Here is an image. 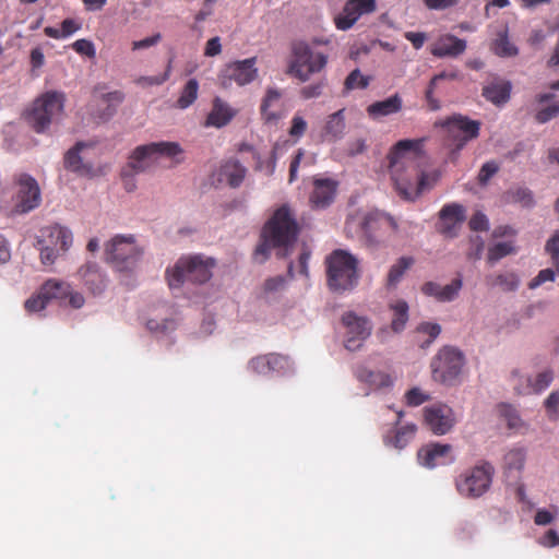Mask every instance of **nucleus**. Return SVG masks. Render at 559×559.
<instances>
[{
	"label": "nucleus",
	"instance_id": "obj_1",
	"mask_svg": "<svg viewBox=\"0 0 559 559\" xmlns=\"http://www.w3.org/2000/svg\"><path fill=\"white\" fill-rule=\"evenodd\" d=\"M183 150L178 142L160 141L136 146L129 156L121 175L128 192L135 189L133 176L151 168L159 158H168L175 164L183 162Z\"/></svg>",
	"mask_w": 559,
	"mask_h": 559
},
{
	"label": "nucleus",
	"instance_id": "obj_2",
	"mask_svg": "<svg viewBox=\"0 0 559 559\" xmlns=\"http://www.w3.org/2000/svg\"><path fill=\"white\" fill-rule=\"evenodd\" d=\"M399 225L390 214L371 211L355 213L345 222V231L350 239L373 242L379 238L392 236L397 233Z\"/></svg>",
	"mask_w": 559,
	"mask_h": 559
},
{
	"label": "nucleus",
	"instance_id": "obj_3",
	"mask_svg": "<svg viewBox=\"0 0 559 559\" xmlns=\"http://www.w3.org/2000/svg\"><path fill=\"white\" fill-rule=\"evenodd\" d=\"M394 188L401 199L415 201L424 191L433 187L439 176L425 173L415 163L390 169Z\"/></svg>",
	"mask_w": 559,
	"mask_h": 559
},
{
	"label": "nucleus",
	"instance_id": "obj_4",
	"mask_svg": "<svg viewBox=\"0 0 559 559\" xmlns=\"http://www.w3.org/2000/svg\"><path fill=\"white\" fill-rule=\"evenodd\" d=\"M328 285L331 290L343 293L358 284V262L344 250H335L326 258Z\"/></svg>",
	"mask_w": 559,
	"mask_h": 559
},
{
	"label": "nucleus",
	"instance_id": "obj_5",
	"mask_svg": "<svg viewBox=\"0 0 559 559\" xmlns=\"http://www.w3.org/2000/svg\"><path fill=\"white\" fill-rule=\"evenodd\" d=\"M300 227L287 204L281 205L265 222L261 237L262 245H294Z\"/></svg>",
	"mask_w": 559,
	"mask_h": 559
},
{
	"label": "nucleus",
	"instance_id": "obj_6",
	"mask_svg": "<svg viewBox=\"0 0 559 559\" xmlns=\"http://www.w3.org/2000/svg\"><path fill=\"white\" fill-rule=\"evenodd\" d=\"M64 94L49 91L37 97L26 111L25 119L37 133L45 132L49 126L59 120L64 108Z\"/></svg>",
	"mask_w": 559,
	"mask_h": 559
},
{
	"label": "nucleus",
	"instance_id": "obj_7",
	"mask_svg": "<svg viewBox=\"0 0 559 559\" xmlns=\"http://www.w3.org/2000/svg\"><path fill=\"white\" fill-rule=\"evenodd\" d=\"M212 264L200 257L181 258L173 269L166 271L168 285L171 289L181 287L185 283L203 284L211 276Z\"/></svg>",
	"mask_w": 559,
	"mask_h": 559
},
{
	"label": "nucleus",
	"instance_id": "obj_8",
	"mask_svg": "<svg viewBox=\"0 0 559 559\" xmlns=\"http://www.w3.org/2000/svg\"><path fill=\"white\" fill-rule=\"evenodd\" d=\"M293 60L289 64V73L306 82L314 73L322 71L329 56L323 52H313L310 45L306 41H296L292 47Z\"/></svg>",
	"mask_w": 559,
	"mask_h": 559
},
{
	"label": "nucleus",
	"instance_id": "obj_9",
	"mask_svg": "<svg viewBox=\"0 0 559 559\" xmlns=\"http://www.w3.org/2000/svg\"><path fill=\"white\" fill-rule=\"evenodd\" d=\"M495 469L488 462L466 469L455 479L457 492L465 498H479L490 488Z\"/></svg>",
	"mask_w": 559,
	"mask_h": 559
},
{
	"label": "nucleus",
	"instance_id": "obj_10",
	"mask_svg": "<svg viewBox=\"0 0 559 559\" xmlns=\"http://www.w3.org/2000/svg\"><path fill=\"white\" fill-rule=\"evenodd\" d=\"M465 364L461 350L452 346H444L431 361L432 377L444 384H453L460 377Z\"/></svg>",
	"mask_w": 559,
	"mask_h": 559
},
{
	"label": "nucleus",
	"instance_id": "obj_11",
	"mask_svg": "<svg viewBox=\"0 0 559 559\" xmlns=\"http://www.w3.org/2000/svg\"><path fill=\"white\" fill-rule=\"evenodd\" d=\"M16 192L13 195L12 214H26L37 209L41 203V192L38 182L28 174L14 177Z\"/></svg>",
	"mask_w": 559,
	"mask_h": 559
},
{
	"label": "nucleus",
	"instance_id": "obj_12",
	"mask_svg": "<svg viewBox=\"0 0 559 559\" xmlns=\"http://www.w3.org/2000/svg\"><path fill=\"white\" fill-rule=\"evenodd\" d=\"M342 323L346 328L344 346L350 352L361 348L364 342L371 334L372 326L366 317H359L353 311L342 316Z\"/></svg>",
	"mask_w": 559,
	"mask_h": 559
},
{
	"label": "nucleus",
	"instance_id": "obj_13",
	"mask_svg": "<svg viewBox=\"0 0 559 559\" xmlns=\"http://www.w3.org/2000/svg\"><path fill=\"white\" fill-rule=\"evenodd\" d=\"M255 62L257 58L252 57L226 64L219 74L222 86L227 88L233 83L245 86L254 81L258 75Z\"/></svg>",
	"mask_w": 559,
	"mask_h": 559
},
{
	"label": "nucleus",
	"instance_id": "obj_14",
	"mask_svg": "<svg viewBox=\"0 0 559 559\" xmlns=\"http://www.w3.org/2000/svg\"><path fill=\"white\" fill-rule=\"evenodd\" d=\"M424 420L426 426L437 436L448 433L455 423L452 408L444 404H433L425 407Z\"/></svg>",
	"mask_w": 559,
	"mask_h": 559
},
{
	"label": "nucleus",
	"instance_id": "obj_15",
	"mask_svg": "<svg viewBox=\"0 0 559 559\" xmlns=\"http://www.w3.org/2000/svg\"><path fill=\"white\" fill-rule=\"evenodd\" d=\"M249 366L255 373L262 376H284L293 371L289 357L275 353L257 356L250 360Z\"/></svg>",
	"mask_w": 559,
	"mask_h": 559
},
{
	"label": "nucleus",
	"instance_id": "obj_16",
	"mask_svg": "<svg viewBox=\"0 0 559 559\" xmlns=\"http://www.w3.org/2000/svg\"><path fill=\"white\" fill-rule=\"evenodd\" d=\"M466 219V209L460 203L444 204L438 214L437 229L439 233L453 236Z\"/></svg>",
	"mask_w": 559,
	"mask_h": 559
},
{
	"label": "nucleus",
	"instance_id": "obj_17",
	"mask_svg": "<svg viewBox=\"0 0 559 559\" xmlns=\"http://www.w3.org/2000/svg\"><path fill=\"white\" fill-rule=\"evenodd\" d=\"M260 115L264 124L276 127L286 116V109L282 100V93L274 87H269L260 105Z\"/></svg>",
	"mask_w": 559,
	"mask_h": 559
},
{
	"label": "nucleus",
	"instance_id": "obj_18",
	"mask_svg": "<svg viewBox=\"0 0 559 559\" xmlns=\"http://www.w3.org/2000/svg\"><path fill=\"white\" fill-rule=\"evenodd\" d=\"M376 8V0H348L335 17V25L342 31L349 29L362 14L372 13Z\"/></svg>",
	"mask_w": 559,
	"mask_h": 559
},
{
	"label": "nucleus",
	"instance_id": "obj_19",
	"mask_svg": "<svg viewBox=\"0 0 559 559\" xmlns=\"http://www.w3.org/2000/svg\"><path fill=\"white\" fill-rule=\"evenodd\" d=\"M417 459L420 465L428 468L453 463L452 445L438 442L428 443L418 450Z\"/></svg>",
	"mask_w": 559,
	"mask_h": 559
},
{
	"label": "nucleus",
	"instance_id": "obj_20",
	"mask_svg": "<svg viewBox=\"0 0 559 559\" xmlns=\"http://www.w3.org/2000/svg\"><path fill=\"white\" fill-rule=\"evenodd\" d=\"M444 126L450 133L461 134L456 147L462 148L468 141L478 138L481 123L463 115H453L448 118Z\"/></svg>",
	"mask_w": 559,
	"mask_h": 559
},
{
	"label": "nucleus",
	"instance_id": "obj_21",
	"mask_svg": "<svg viewBox=\"0 0 559 559\" xmlns=\"http://www.w3.org/2000/svg\"><path fill=\"white\" fill-rule=\"evenodd\" d=\"M421 146L420 140H401L389 152V169L404 167L418 156Z\"/></svg>",
	"mask_w": 559,
	"mask_h": 559
},
{
	"label": "nucleus",
	"instance_id": "obj_22",
	"mask_svg": "<svg viewBox=\"0 0 559 559\" xmlns=\"http://www.w3.org/2000/svg\"><path fill=\"white\" fill-rule=\"evenodd\" d=\"M247 174V169L237 159L230 158L223 162L213 174V182L226 183L230 188H238Z\"/></svg>",
	"mask_w": 559,
	"mask_h": 559
},
{
	"label": "nucleus",
	"instance_id": "obj_23",
	"mask_svg": "<svg viewBox=\"0 0 559 559\" xmlns=\"http://www.w3.org/2000/svg\"><path fill=\"white\" fill-rule=\"evenodd\" d=\"M337 190V181L333 179H314L313 191L310 194V203L313 209H325L334 200Z\"/></svg>",
	"mask_w": 559,
	"mask_h": 559
},
{
	"label": "nucleus",
	"instance_id": "obj_24",
	"mask_svg": "<svg viewBox=\"0 0 559 559\" xmlns=\"http://www.w3.org/2000/svg\"><path fill=\"white\" fill-rule=\"evenodd\" d=\"M38 245H72L71 229L58 223L41 227L36 235Z\"/></svg>",
	"mask_w": 559,
	"mask_h": 559
},
{
	"label": "nucleus",
	"instance_id": "obj_25",
	"mask_svg": "<svg viewBox=\"0 0 559 559\" xmlns=\"http://www.w3.org/2000/svg\"><path fill=\"white\" fill-rule=\"evenodd\" d=\"M466 40L454 35L440 36L431 48V53L438 58H456L466 50Z\"/></svg>",
	"mask_w": 559,
	"mask_h": 559
},
{
	"label": "nucleus",
	"instance_id": "obj_26",
	"mask_svg": "<svg viewBox=\"0 0 559 559\" xmlns=\"http://www.w3.org/2000/svg\"><path fill=\"white\" fill-rule=\"evenodd\" d=\"M237 110L219 97H215L212 103V109L206 116L205 127L223 128L227 126Z\"/></svg>",
	"mask_w": 559,
	"mask_h": 559
},
{
	"label": "nucleus",
	"instance_id": "obj_27",
	"mask_svg": "<svg viewBox=\"0 0 559 559\" xmlns=\"http://www.w3.org/2000/svg\"><path fill=\"white\" fill-rule=\"evenodd\" d=\"M85 147L83 142H78L64 155V167L81 177L93 178L96 171L91 163H84L80 155L81 150Z\"/></svg>",
	"mask_w": 559,
	"mask_h": 559
},
{
	"label": "nucleus",
	"instance_id": "obj_28",
	"mask_svg": "<svg viewBox=\"0 0 559 559\" xmlns=\"http://www.w3.org/2000/svg\"><path fill=\"white\" fill-rule=\"evenodd\" d=\"M79 275L83 286L93 295H100L107 285L104 274L94 263H86L79 270Z\"/></svg>",
	"mask_w": 559,
	"mask_h": 559
},
{
	"label": "nucleus",
	"instance_id": "obj_29",
	"mask_svg": "<svg viewBox=\"0 0 559 559\" xmlns=\"http://www.w3.org/2000/svg\"><path fill=\"white\" fill-rule=\"evenodd\" d=\"M403 100L399 94H394L384 100L370 104L366 111L371 119H379L401 111Z\"/></svg>",
	"mask_w": 559,
	"mask_h": 559
},
{
	"label": "nucleus",
	"instance_id": "obj_30",
	"mask_svg": "<svg viewBox=\"0 0 559 559\" xmlns=\"http://www.w3.org/2000/svg\"><path fill=\"white\" fill-rule=\"evenodd\" d=\"M345 130V108H342L326 117L322 134L328 141L335 142L344 136Z\"/></svg>",
	"mask_w": 559,
	"mask_h": 559
},
{
	"label": "nucleus",
	"instance_id": "obj_31",
	"mask_svg": "<svg viewBox=\"0 0 559 559\" xmlns=\"http://www.w3.org/2000/svg\"><path fill=\"white\" fill-rule=\"evenodd\" d=\"M511 84L509 82L490 83L483 88V96L495 105L506 104L510 98Z\"/></svg>",
	"mask_w": 559,
	"mask_h": 559
},
{
	"label": "nucleus",
	"instance_id": "obj_32",
	"mask_svg": "<svg viewBox=\"0 0 559 559\" xmlns=\"http://www.w3.org/2000/svg\"><path fill=\"white\" fill-rule=\"evenodd\" d=\"M491 51L501 58L515 57L519 53L518 47L512 44L508 36V31H501L490 45Z\"/></svg>",
	"mask_w": 559,
	"mask_h": 559
},
{
	"label": "nucleus",
	"instance_id": "obj_33",
	"mask_svg": "<svg viewBox=\"0 0 559 559\" xmlns=\"http://www.w3.org/2000/svg\"><path fill=\"white\" fill-rule=\"evenodd\" d=\"M392 311L391 329L395 333H400L405 329L408 321V304L405 300H395L389 305Z\"/></svg>",
	"mask_w": 559,
	"mask_h": 559
},
{
	"label": "nucleus",
	"instance_id": "obj_34",
	"mask_svg": "<svg viewBox=\"0 0 559 559\" xmlns=\"http://www.w3.org/2000/svg\"><path fill=\"white\" fill-rule=\"evenodd\" d=\"M49 302L51 299H63L70 294V285L63 281L50 278L39 288Z\"/></svg>",
	"mask_w": 559,
	"mask_h": 559
},
{
	"label": "nucleus",
	"instance_id": "obj_35",
	"mask_svg": "<svg viewBox=\"0 0 559 559\" xmlns=\"http://www.w3.org/2000/svg\"><path fill=\"white\" fill-rule=\"evenodd\" d=\"M414 262L415 261L412 257L400 258L397 262L391 266L388 273L386 287H395L402 280L405 272L414 264Z\"/></svg>",
	"mask_w": 559,
	"mask_h": 559
},
{
	"label": "nucleus",
	"instance_id": "obj_36",
	"mask_svg": "<svg viewBox=\"0 0 559 559\" xmlns=\"http://www.w3.org/2000/svg\"><path fill=\"white\" fill-rule=\"evenodd\" d=\"M416 430L417 428L414 424H407L405 426L397 428L393 437H386V440L393 447L397 449H403L415 437Z\"/></svg>",
	"mask_w": 559,
	"mask_h": 559
},
{
	"label": "nucleus",
	"instance_id": "obj_37",
	"mask_svg": "<svg viewBox=\"0 0 559 559\" xmlns=\"http://www.w3.org/2000/svg\"><path fill=\"white\" fill-rule=\"evenodd\" d=\"M124 247H106L105 260L111 264L115 269L122 271L130 264L129 257L123 252Z\"/></svg>",
	"mask_w": 559,
	"mask_h": 559
},
{
	"label": "nucleus",
	"instance_id": "obj_38",
	"mask_svg": "<svg viewBox=\"0 0 559 559\" xmlns=\"http://www.w3.org/2000/svg\"><path fill=\"white\" fill-rule=\"evenodd\" d=\"M199 92V83L195 79H190L186 85L183 86L179 98L177 99V107L180 109H186L191 106L197 97Z\"/></svg>",
	"mask_w": 559,
	"mask_h": 559
},
{
	"label": "nucleus",
	"instance_id": "obj_39",
	"mask_svg": "<svg viewBox=\"0 0 559 559\" xmlns=\"http://www.w3.org/2000/svg\"><path fill=\"white\" fill-rule=\"evenodd\" d=\"M513 390L518 395H532V377L520 373L519 370L511 372Z\"/></svg>",
	"mask_w": 559,
	"mask_h": 559
},
{
	"label": "nucleus",
	"instance_id": "obj_40",
	"mask_svg": "<svg viewBox=\"0 0 559 559\" xmlns=\"http://www.w3.org/2000/svg\"><path fill=\"white\" fill-rule=\"evenodd\" d=\"M525 451L523 449H512L504 455V468L509 472L516 471L520 472L525 464Z\"/></svg>",
	"mask_w": 559,
	"mask_h": 559
},
{
	"label": "nucleus",
	"instance_id": "obj_41",
	"mask_svg": "<svg viewBox=\"0 0 559 559\" xmlns=\"http://www.w3.org/2000/svg\"><path fill=\"white\" fill-rule=\"evenodd\" d=\"M456 74L451 73L448 74L445 72L436 74L429 82L428 87L425 93V97L430 110L436 111L440 109V102L433 97V91L436 88L437 82L442 79H454Z\"/></svg>",
	"mask_w": 559,
	"mask_h": 559
},
{
	"label": "nucleus",
	"instance_id": "obj_42",
	"mask_svg": "<svg viewBox=\"0 0 559 559\" xmlns=\"http://www.w3.org/2000/svg\"><path fill=\"white\" fill-rule=\"evenodd\" d=\"M488 283L492 286H499L506 292H513L519 286V278L514 273H502L493 277H488Z\"/></svg>",
	"mask_w": 559,
	"mask_h": 559
},
{
	"label": "nucleus",
	"instance_id": "obj_43",
	"mask_svg": "<svg viewBox=\"0 0 559 559\" xmlns=\"http://www.w3.org/2000/svg\"><path fill=\"white\" fill-rule=\"evenodd\" d=\"M555 372L548 368L538 372L534 378L532 377V394H540L544 392L554 381Z\"/></svg>",
	"mask_w": 559,
	"mask_h": 559
},
{
	"label": "nucleus",
	"instance_id": "obj_44",
	"mask_svg": "<svg viewBox=\"0 0 559 559\" xmlns=\"http://www.w3.org/2000/svg\"><path fill=\"white\" fill-rule=\"evenodd\" d=\"M417 334H427L428 338L420 343V347H428L441 333V326L438 323L421 322L416 328Z\"/></svg>",
	"mask_w": 559,
	"mask_h": 559
},
{
	"label": "nucleus",
	"instance_id": "obj_45",
	"mask_svg": "<svg viewBox=\"0 0 559 559\" xmlns=\"http://www.w3.org/2000/svg\"><path fill=\"white\" fill-rule=\"evenodd\" d=\"M370 78L361 74L359 69L353 70L344 82V88L352 91L355 88H366L369 85Z\"/></svg>",
	"mask_w": 559,
	"mask_h": 559
},
{
	"label": "nucleus",
	"instance_id": "obj_46",
	"mask_svg": "<svg viewBox=\"0 0 559 559\" xmlns=\"http://www.w3.org/2000/svg\"><path fill=\"white\" fill-rule=\"evenodd\" d=\"M463 283L462 278L459 276L454 278L450 284L445 286H441L440 295H439V301L440 302H449L454 300L457 296L460 290L462 289Z\"/></svg>",
	"mask_w": 559,
	"mask_h": 559
},
{
	"label": "nucleus",
	"instance_id": "obj_47",
	"mask_svg": "<svg viewBox=\"0 0 559 559\" xmlns=\"http://www.w3.org/2000/svg\"><path fill=\"white\" fill-rule=\"evenodd\" d=\"M67 247H40L39 258L43 265H52L64 253Z\"/></svg>",
	"mask_w": 559,
	"mask_h": 559
},
{
	"label": "nucleus",
	"instance_id": "obj_48",
	"mask_svg": "<svg viewBox=\"0 0 559 559\" xmlns=\"http://www.w3.org/2000/svg\"><path fill=\"white\" fill-rule=\"evenodd\" d=\"M253 158L255 160V170L265 171L267 176L273 175L276 166L275 148L272 151L267 160H263L258 153H254Z\"/></svg>",
	"mask_w": 559,
	"mask_h": 559
},
{
	"label": "nucleus",
	"instance_id": "obj_49",
	"mask_svg": "<svg viewBox=\"0 0 559 559\" xmlns=\"http://www.w3.org/2000/svg\"><path fill=\"white\" fill-rule=\"evenodd\" d=\"M71 47L76 53L81 56H85L91 59L96 57L95 46L90 39H78L71 45Z\"/></svg>",
	"mask_w": 559,
	"mask_h": 559
},
{
	"label": "nucleus",
	"instance_id": "obj_50",
	"mask_svg": "<svg viewBox=\"0 0 559 559\" xmlns=\"http://www.w3.org/2000/svg\"><path fill=\"white\" fill-rule=\"evenodd\" d=\"M512 200L523 206L531 207L534 205L533 192L527 188H516L510 192Z\"/></svg>",
	"mask_w": 559,
	"mask_h": 559
},
{
	"label": "nucleus",
	"instance_id": "obj_51",
	"mask_svg": "<svg viewBox=\"0 0 559 559\" xmlns=\"http://www.w3.org/2000/svg\"><path fill=\"white\" fill-rule=\"evenodd\" d=\"M48 301L43 296L41 290L39 289L36 295L31 296L24 304V308L27 312H37L46 308Z\"/></svg>",
	"mask_w": 559,
	"mask_h": 559
},
{
	"label": "nucleus",
	"instance_id": "obj_52",
	"mask_svg": "<svg viewBox=\"0 0 559 559\" xmlns=\"http://www.w3.org/2000/svg\"><path fill=\"white\" fill-rule=\"evenodd\" d=\"M499 164L495 160L486 162L478 173V182L480 185H486L492 176H495L499 171Z\"/></svg>",
	"mask_w": 559,
	"mask_h": 559
},
{
	"label": "nucleus",
	"instance_id": "obj_53",
	"mask_svg": "<svg viewBox=\"0 0 559 559\" xmlns=\"http://www.w3.org/2000/svg\"><path fill=\"white\" fill-rule=\"evenodd\" d=\"M500 414L508 420V425L510 428H516L521 424V418L518 414V411L509 404H501L499 406Z\"/></svg>",
	"mask_w": 559,
	"mask_h": 559
},
{
	"label": "nucleus",
	"instance_id": "obj_54",
	"mask_svg": "<svg viewBox=\"0 0 559 559\" xmlns=\"http://www.w3.org/2000/svg\"><path fill=\"white\" fill-rule=\"evenodd\" d=\"M308 123L300 115H295L288 134L294 139H300L307 131Z\"/></svg>",
	"mask_w": 559,
	"mask_h": 559
},
{
	"label": "nucleus",
	"instance_id": "obj_55",
	"mask_svg": "<svg viewBox=\"0 0 559 559\" xmlns=\"http://www.w3.org/2000/svg\"><path fill=\"white\" fill-rule=\"evenodd\" d=\"M468 226L473 231H486L489 228L488 217L483 212L477 211L472 215Z\"/></svg>",
	"mask_w": 559,
	"mask_h": 559
},
{
	"label": "nucleus",
	"instance_id": "obj_56",
	"mask_svg": "<svg viewBox=\"0 0 559 559\" xmlns=\"http://www.w3.org/2000/svg\"><path fill=\"white\" fill-rule=\"evenodd\" d=\"M428 399L429 395L424 393L418 388H413L408 390L405 394L406 404L413 407L421 405L423 403L428 401Z\"/></svg>",
	"mask_w": 559,
	"mask_h": 559
},
{
	"label": "nucleus",
	"instance_id": "obj_57",
	"mask_svg": "<svg viewBox=\"0 0 559 559\" xmlns=\"http://www.w3.org/2000/svg\"><path fill=\"white\" fill-rule=\"evenodd\" d=\"M511 253H514V247H490L487 257L488 263L492 265Z\"/></svg>",
	"mask_w": 559,
	"mask_h": 559
},
{
	"label": "nucleus",
	"instance_id": "obj_58",
	"mask_svg": "<svg viewBox=\"0 0 559 559\" xmlns=\"http://www.w3.org/2000/svg\"><path fill=\"white\" fill-rule=\"evenodd\" d=\"M555 280V271L551 269H544L539 271L537 276H535L528 284L530 289H535L542 284L546 282H552Z\"/></svg>",
	"mask_w": 559,
	"mask_h": 559
},
{
	"label": "nucleus",
	"instance_id": "obj_59",
	"mask_svg": "<svg viewBox=\"0 0 559 559\" xmlns=\"http://www.w3.org/2000/svg\"><path fill=\"white\" fill-rule=\"evenodd\" d=\"M559 115V103L540 109L535 118L539 123H546Z\"/></svg>",
	"mask_w": 559,
	"mask_h": 559
},
{
	"label": "nucleus",
	"instance_id": "obj_60",
	"mask_svg": "<svg viewBox=\"0 0 559 559\" xmlns=\"http://www.w3.org/2000/svg\"><path fill=\"white\" fill-rule=\"evenodd\" d=\"M547 414L552 417L559 412V391L551 392L544 402Z\"/></svg>",
	"mask_w": 559,
	"mask_h": 559
},
{
	"label": "nucleus",
	"instance_id": "obj_61",
	"mask_svg": "<svg viewBox=\"0 0 559 559\" xmlns=\"http://www.w3.org/2000/svg\"><path fill=\"white\" fill-rule=\"evenodd\" d=\"M285 286V278L281 275L265 280L263 290L265 293H275L283 289Z\"/></svg>",
	"mask_w": 559,
	"mask_h": 559
},
{
	"label": "nucleus",
	"instance_id": "obj_62",
	"mask_svg": "<svg viewBox=\"0 0 559 559\" xmlns=\"http://www.w3.org/2000/svg\"><path fill=\"white\" fill-rule=\"evenodd\" d=\"M162 36L159 33L153 35V36H150V37H146L144 39H141V40H134L132 43V50H140V49H146V48H150L154 45H156L159 40H160Z\"/></svg>",
	"mask_w": 559,
	"mask_h": 559
},
{
	"label": "nucleus",
	"instance_id": "obj_63",
	"mask_svg": "<svg viewBox=\"0 0 559 559\" xmlns=\"http://www.w3.org/2000/svg\"><path fill=\"white\" fill-rule=\"evenodd\" d=\"M81 23L76 22L73 19H66L61 23V33L63 38L71 36L73 33L81 29Z\"/></svg>",
	"mask_w": 559,
	"mask_h": 559
},
{
	"label": "nucleus",
	"instance_id": "obj_64",
	"mask_svg": "<svg viewBox=\"0 0 559 559\" xmlns=\"http://www.w3.org/2000/svg\"><path fill=\"white\" fill-rule=\"evenodd\" d=\"M222 51V45L219 37H213L207 40L204 49V55L206 57H214L219 55Z\"/></svg>",
	"mask_w": 559,
	"mask_h": 559
}]
</instances>
